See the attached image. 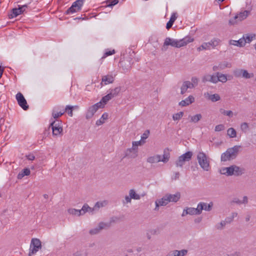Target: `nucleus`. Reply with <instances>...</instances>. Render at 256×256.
<instances>
[{
    "label": "nucleus",
    "mask_w": 256,
    "mask_h": 256,
    "mask_svg": "<svg viewBox=\"0 0 256 256\" xmlns=\"http://www.w3.org/2000/svg\"><path fill=\"white\" fill-rule=\"evenodd\" d=\"M244 170L236 165H232L229 167L222 168L220 170V172L222 174L226 176L234 175L239 176L244 173Z\"/></svg>",
    "instance_id": "obj_1"
},
{
    "label": "nucleus",
    "mask_w": 256,
    "mask_h": 256,
    "mask_svg": "<svg viewBox=\"0 0 256 256\" xmlns=\"http://www.w3.org/2000/svg\"><path fill=\"white\" fill-rule=\"evenodd\" d=\"M193 39L190 38H185L180 40H176L170 38H166L164 44V46H171L176 48H180L192 42Z\"/></svg>",
    "instance_id": "obj_2"
},
{
    "label": "nucleus",
    "mask_w": 256,
    "mask_h": 256,
    "mask_svg": "<svg viewBox=\"0 0 256 256\" xmlns=\"http://www.w3.org/2000/svg\"><path fill=\"white\" fill-rule=\"evenodd\" d=\"M240 148V146L236 145L228 148L226 152L222 154L221 160L226 162L234 159L237 156Z\"/></svg>",
    "instance_id": "obj_3"
},
{
    "label": "nucleus",
    "mask_w": 256,
    "mask_h": 256,
    "mask_svg": "<svg viewBox=\"0 0 256 256\" xmlns=\"http://www.w3.org/2000/svg\"><path fill=\"white\" fill-rule=\"evenodd\" d=\"M170 158V153L164 150L162 156L160 154H156L149 156L146 162L151 164L158 163L160 162L166 163L169 160Z\"/></svg>",
    "instance_id": "obj_4"
},
{
    "label": "nucleus",
    "mask_w": 256,
    "mask_h": 256,
    "mask_svg": "<svg viewBox=\"0 0 256 256\" xmlns=\"http://www.w3.org/2000/svg\"><path fill=\"white\" fill-rule=\"evenodd\" d=\"M197 160L200 168L204 171H208L210 168V161L205 153L200 152L197 155Z\"/></svg>",
    "instance_id": "obj_5"
},
{
    "label": "nucleus",
    "mask_w": 256,
    "mask_h": 256,
    "mask_svg": "<svg viewBox=\"0 0 256 256\" xmlns=\"http://www.w3.org/2000/svg\"><path fill=\"white\" fill-rule=\"evenodd\" d=\"M144 143V142H143ZM132 148L126 150V156L130 158H135L137 156L138 146L142 144V140L134 141L132 142Z\"/></svg>",
    "instance_id": "obj_6"
},
{
    "label": "nucleus",
    "mask_w": 256,
    "mask_h": 256,
    "mask_svg": "<svg viewBox=\"0 0 256 256\" xmlns=\"http://www.w3.org/2000/svg\"><path fill=\"white\" fill-rule=\"evenodd\" d=\"M51 121L50 126L52 128V134L54 136H57L60 134L63 130L61 125L62 122L58 120H53L52 118L51 119Z\"/></svg>",
    "instance_id": "obj_7"
},
{
    "label": "nucleus",
    "mask_w": 256,
    "mask_h": 256,
    "mask_svg": "<svg viewBox=\"0 0 256 256\" xmlns=\"http://www.w3.org/2000/svg\"><path fill=\"white\" fill-rule=\"evenodd\" d=\"M42 248L40 240L36 238H32L30 245L28 256H30L36 254Z\"/></svg>",
    "instance_id": "obj_8"
},
{
    "label": "nucleus",
    "mask_w": 256,
    "mask_h": 256,
    "mask_svg": "<svg viewBox=\"0 0 256 256\" xmlns=\"http://www.w3.org/2000/svg\"><path fill=\"white\" fill-rule=\"evenodd\" d=\"M86 0H77L74 2L72 6L66 11V14H69L80 11Z\"/></svg>",
    "instance_id": "obj_9"
},
{
    "label": "nucleus",
    "mask_w": 256,
    "mask_h": 256,
    "mask_svg": "<svg viewBox=\"0 0 256 256\" xmlns=\"http://www.w3.org/2000/svg\"><path fill=\"white\" fill-rule=\"evenodd\" d=\"M192 156V152L188 151L185 154L180 156L178 160L176 162V165L177 167H182L186 162L191 160Z\"/></svg>",
    "instance_id": "obj_10"
},
{
    "label": "nucleus",
    "mask_w": 256,
    "mask_h": 256,
    "mask_svg": "<svg viewBox=\"0 0 256 256\" xmlns=\"http://www.w3.org/2000/svg\"><path fill=\"white\" fill-rule=\"evenodd\" d=\"M111 226V222H100L98 226L90 230L89 233L91 235H95L98 234L100 232L104 229H107L109 228Z\"/></svg>",
    "instance_id": "obj_11"
},
{
    "label": "nucleus",
    "mask_w": 256,
    "mask_h": 256,
    "mask_svg": "<svg viewBox=\"0 0 256 256\" xmlns=\"http://www.w3.org/2000/svg\"><path fill=\"white\" fill-rule=\"evenodd\" d=\"M249 12L248 10H244L240 12V14L235 16L233 18L229 20V24L230 25H234L237 24L238 22H240L246 19L248 16Z\"/></svg>",
    "instance_id": "obj_12"
},
{
    "label": "nucleus",
    "mask_w": 256,
    "mask_h": 256,
    "mask_svg": "<svg viewBox=\"0 0 256 256\" xmlns=\"http://www.w3.org/2000/svg\"><path fill=\"white\" fill-rule=\"evenodd\" d=\"M101 108H103V106L101 102H97L90 106L86 112V118L90 119L92 118L98 109Z\"/></svg>",
    "instance_id": "obj_13"
},
{
    "label": "nucleus",
    "mask_w": 256,
    "mask_h": 256,
    "mask_svg": "<svg viewBox=\"0 0 256 256\" xmlns=\"http://www.w3.org/2000/svg\"><path fill=\"white\" fill-rule=\"evenodd\" d=\"M16 98L18 104L23 110H26L28 108L26 100L22 93L18 92L16 96Z\"/></svg>",
    "instance_id": "obj_14"
},
{
    "label": "nucleus",
    "mask_w": 256,
    "mask_h": 256,
    "mask_svg": "<svg viewBox=\"0 0 256 256\" xmlns=\"http://www.w3.org/2000/svg\"><path fill=\"white\" fill-rule=\"evenodd\" d=\"M61 108H63V107L56 106L54 108L52 112V116L54 119L56 120L57 118L64 114L66 110H64L63 108L62 109Z\"/></svg>",
    "instance_id": "obj_15"
},
{
    "label": "nucleus",
    "mask_w": 256,
    "mask_h": 256,
    "mask_svg": "<svg viewBox=\"0 0 256 256\" xmlns=\"http://www.w3.org/2000/svg\"><path fill=\"white\" fill-rule=\"evenodd\" d=\"M212 206L213 204L212 202H210L208 204H207L206 203L204 202H200L198 204L200 214L202 213V210L210 211L212 208Z\"/></svg>",
    "instance_id": "obj_16"
},
{
    "label": "nucleus",
    "mask_w": 256,
    "mask_h": 256,
    "mask_svg": "<svg viewBox=\"0 0 256 256\" xmlns=\"http://www.w3.org/2000/svg\"><path fill=\"white\" fill-rule=\"evenodd\" d=\"M186 214H190V215H198L200 214L198 210V208L197 206L196 208H188L186 209H184L183 210L182 214V216H186Z\"/></svg>",
    "instance_id": "obj_17"
},
{
    "label": "nucleus",
    "mask_w": 256,
    "mask_h": 256,
    "mask_svg": "<svg viewBox=\"0 0 256 256\" xmlns=\"http://www.w3.org/2000/svg\"><path fill=\"white\" fill-rule=\"evenodd\" d=\"M166 198H168L169 202H176L180 200V194L179 192H177L175 194H166Z\"/></svg>",
    "instance_id": "obj_18"
},
{
    "label": "nucleus",
    "mask_w": 256,
    "mask_h": 256,
    "mask_svg": "<svg viewBox=\"0 0 256 256\" xmlns=\"http://www.w3.org/2000/svg\"><path fill=\"white\" fill-rule=\"evenodd\" d=\"M216 74L210 75V74H206L202 78V82H211L214 84L216 83Z\"/></svg>",
    "instance_id": "obj_19"
},
{
    "label": "nucleus",
    "mask_w": 256,
    "mask_h": 256,
    "mask_svg": "<svg viewBox=\"0 0 256 256\" xmlns=\"http://www.w3.org/2000/svg\"><path fill=\"white\" fill-rule=\"evenodd\" d=\"M194 102V98L192 96H189L184 100L179 102V105L181 106H186L190 105Z\"/></svg>",
    "instance_id": "obj_20"
},
{
    "label": "nucleus",
    "mask_w": 256,
    "mask_h": 256,
    "mask_svg": "<svg viewBox=\"0 0 256 256\" xmlns=\"http://www.w3.org/2000/svg\"><path fill=\"white\" fill-rule=\"evenodd\" d=\"M114 80V76L110 74H108L102 76V79L101 84L104 83L105 85L108 84H112Z\"/></svg>",
    "instance_id": "obj_21"
},
{
    "label": "nucleus",
    "mask_w": 256,
    "mask_h": 256,
    "mask_svg": "<svg viewBox=\"0 0 256 256\" xmlns=\"http://www.w3.org/2000/svg\"><path fill=\"white\" fill-rule=\"evenodd\" d=\"M194 88V84H191L190 81H185L183 82L181 87V94H183L186 92L188 88Z\"/></svg>",
    "instance_id": "obj_22"
},
{
    "label": "nucleus",
    "mask_w": 256,
    "mask_h": 256,
    "mask_svg": "<svg viewBox=\"0 0 256 256\" xmlns=\"http://www.w3.org/2000/svg\"><path fill=\"white\" fill-rule=\"evenodd\" d=\"M204 96L206 98L211 100L212 102H216L220 99V96L217 94H210L208 92H206L204 93Z\"/></svg>",
    "instance_id": "obj_23"
},
{
    "label": "nucleus",
    "mask_w": 256,
    "mask_h": 256,
    "mask_svg": "<svg viewBox=\"0 0 256 256\" xmlns=\"http://www.w3.org/2000/svg\"><path fill=\"white\" fill-rule=\"evenodd\" d=\"M188 253L186 250H174L172 251L170 254V256H184Z\"/></svg>",
    "instance_id": "obj_24"
},
{
    "label": "nucleus",
    "mask_w": 256,
    "mask_h": 256,
    "mask_svg": "<svg viewBox=\"0 0 256 256\" xmlns=\"http://www.w3.org/2000/svg\"><path fill=\"white\" fill-rule=\"evenodd\" d=\"M230 44L238 46H243L246 44V42L244 38H240L238 40H230L229 42Z\"/></svg>",
    "instance_id": "obj_25"
},
{
    "label": "nucleus",
    "mask_w": 256,
    "mask_h": 256,
    "mask_svg": "<svg viewBox=\"0 0 256 256\" xmlns=\"http://www.w3.org/2000/svg\"><path fill=\"white\" fill-rule=\"evenodd\" d=\"M155 203L156 204V207H159L160 206H165L168 204L169 202H168V198H166V194L162 198L156 200Z\"/></svg>",
    "instance_id": "obj_26"
},
{
    "label": "nucleus",
    "mask_w": 256,
    "mask_h": 256,
    "mask_svg": "<svg viewBox=\"0 0 256 256\" xmlns=\"http://www.w3.org/2000/svg\"><path fill=\"white\" fill-rule=\"evenodd\" d=\"M81 215H84L86 212L93 213L94 210L93 208H90L86 204H85L80 210Z\"/></svg>",
    "instance_id": "obj_27"
},
{
    "label": "nucleus",
    "mask_w": 256,
    "mask_h": 256,
    "mask_svg": "<svg viewBox=\"0 0 256 256\" xmlns=\"http://www.w3.org/2000/svg\"><path fill=\"white\" fill-rule=\"evenodd\" d=\"M120 66L125 72H128L131 68V65L130 62L128 60H122L120 62Z\"/></svg>",
    "instance_id": "obj_28"
},
{
    "label": "nucleus",
    "mask_w": 256,
    "mask_h": 256,
    "mask_svg": "<svg viewBox=\"0 0 256 256\" xmlns=\"http://www.w3.org/2000/svg\"><path fill=\"white\" fill-rule=\"evenodd\" d=\"M216 83L218 82H220L222 83H224L228 80L226 76L224 74H222L221 73L218 72L216 73Z\"/></svg>",
    "instance_id": "obj_29"
},
{
    "label": "nucleus",
    "mask_w": 256,
    "mask_h": 256,
    "mask_svg": "<svg viewBox=\"0 0 256 256\" xmlns=\"http://www.w3.org/2000/svg\"><path fill=\"white\" fill-rule=\"evenodd\" d=\"M108 204L107 200H102L100 202H98L93 207L94 210H98L100 208L106 206Z\"/></svg>",
    "instance_id": "obj_30"
},
{
    "label": "nucleus",
    "mask_w": 256,
    "mask_h": 256,
    "mask_svg": "<svg viewBox=\"0 0 256 256\" xmlns=\"http://www.w3.org/2000/svg\"><path fill=\"white\" fill-rule=\"evenodd\" d=\"M128 194L132 199L139 200L141 198V196L138 194L134 189H130L129 190Z\"/></svg>",
    "instance_id": "obj_31"
},
{
    "label": "nucleus",
    "mask_w": 256,
    "mask_h": 256,
    "mask_svg": "<svg viewBox=\"0 0 256 256\" xmlns=\"http://www.w3.org/2000/svg\"><path fill=\"white\" fill-rule=\"evenodd\" d=\"M254 34H244L242 38H244L246 43H250L252 40L255 38Z\"/></svg>",
    "instance_id": "obj_32"
},
{
    "label": "nucleus",
    "mask_w": 256,
    "mask_h": 256,
    "mask_svg": "<svg viewBox=\"0 0 256 256\" xmlns=\"http://www.w3.org/2000/svg\"><path fill=\"white\" fill-rule=\"evenodd\" d=\"M108 114L106 112H104L102 114L101 118L96 122V124L97 126H100L103 124L105 120L108 118Z\"/></svg>",
    "instance_id": "obj_33"
},
{
    "label": "nucleus",
    "mask_w": 256,
    "mask_h": 256,
    "mask_svg": "<svg viewBox=\"0 0 256 256\" xmlns=\"http://www.w3.org/2000/svg\"><path fill=\"white\" fill-rule=\"evenodd\" d=\"M18 8H14L12 10V14H10V17L11 18H14L16 17L19 14H22V10Z\"/></svg>",
    "instance_id": "obj_34"
},
{
    "label": "nucleus",
    "mask_w": 256,
    "mask_h": 256,
    "mask_svg": "<svg viewBox=\"0 0 256 256\" xmlns=\"http://www.w3.org/2000/svg\"><path fill=\"white\" fill-rule=\"evenodd\" d=\"M112 98H113L111 95L108 93V94L102 97L101 100L99 102H101L103 106V108L104 107V104H106Z\"/></svg>",
    "instance_id": "obj_35"
},
{
    "label": "nucleus",
    "mask_w": 256,
    "mask_h": 256,
    "mask_svg": "<svg viewBox=\"0 0 256 256\" xmlns=\"http://www.w3.org/2000/svg\"><path fill=\"white\" fill-rule=\"evenodd\" d=\"M227 134L231 138H234L236 136V130L232 128H229L228 130Z\"/></svg>",
    "instance_id": "obj_36"
},
{
    "label": "nucleus",
    "mask_w": 256,
    "mask_h": 256,
    "mask_svg": "<svg viewBox=\"0 0 256 256\" xmlns=\"http://www.w3.org/2000/svg\"><path fill=\"white\" fill-rule=\"evenodd\" d=\"M120 87H116L114 89H112L110 92V94L112 98L116 96L120 91Z\"/></svg>",
    "instance_id": "obj_37"
},
{
    "label": "nucleus",
    "mask_w": 256,
    "mask_h": 256,
    "mask_svg": "<svg viewBox=\"0 0 256 256\" xmlns=\"http://www.w3.org/2000/svg\"><path fill=\"white\" fill-rule=\"evenodd\" d=\"M202 118V116L200 114H196L190 116V122L194 123L198 122Z\"/></svg>",
    "instance_id": "obj_38"
},
{
    "label": "nucleus",
    "mask_w": 256,
    "mask_h": 256,
    "mask_svg": "<svg viewBox=\"0 0 256 256\" xmlns=\"http://www.w3.org/2000/svg\"><path fill=\"white\" fill-rule=\"evenodd\" d=\"M238 215V214L236 212H233L231 214V215L230 216L226 217L225 220L227 222L228 224H230L233 221L234 218H236Z\"/></svg>",
    "instance_id": "obj_39"
},
{
    "label": "nucleus",
    "mask_w": 256,
    "mask_h": 256,
    "mask_svg": "<svg viewBox=\"0 0 256 256\" xmlns=\"http://www.w3.org/2000/svg\"><path fill=\"white\" fill-rule=\"evenodd\" d=\"M254 74L253 73H249L246 70H243L242 77L244 78H250L254 77Z\"/></svg>",
    "instance_id": "obj_40"
},
{
    "label": "nucleus",
    "mask_w": 256,
    "mask_h": 256,
    "mask_svg": "<svg viewBox=\"0 0 256 256\" xmlns=\"http://www.w3.org/2000/svg\"><path fill=\"white\" fill-rule=\"evenodd\" d=\"M68 212L72 215L80 216H82L80 210H76L75 208H70L68 210Z\"/></svg>",
    "instance_id": "obj_41"
},
{
    "label": "nucleus",
    "mask_w": 256,
    "mask_h": 256,
    "mask_svg": "<svg viewBox=\"0 0 256 256\" xmlns=\"http://www.w3.org/2000/svg\"><path fill=\"white\" fill-rule=\"evenodd\" d=\"M220 42V40L214 38L208 42V43H210L211 48H214Z\"/></svg>",
    "instance_id": "obj_42"
},
{
    "label": "nucleus",
    "mask_w": 256,
    "mask_h": 256,
    "mask_svg": "<svg viewBox=\"0 0 256 256\" xmlns=\"http://www.w3.org/2000/svg\"><path fill=\"white\" fill-rule=\"evenodd\" d=\"M30 170L28 168H24L21 174H19L18 175V178H22L25 176H28L30 174Z\"/></svg>",
    "instance_id": "obj_43"
},
{
    "label": "nucleus",
    "mask_w": 256,
    "mask_h": 256,
    "mask_svg": "<svg viewBox=\"0 0 256 256\" xmlns=\"http://www.w3.org/2000/svg\"><path fill=\"white\" fill-rule=\"evenodd\" d=\"M184 116V112H180L176 113L172 116V118L174 120H180Z\"/></svg>",
    "instance_id": "obj_44"
},
{
    "label": "nucleus",
    "mask_w": 256,
    "mask_h": 256,
    "mask_svg": "<svg viewBox=\"0 0 256 256\" xmlns=\"http://www.w3.org/2000/svg\"><path fill=\"white\" fill-rule=\"evenodd\" d=\"M220 112L224 115H226L230 117H232L233 115V112L231 110H226L223 108H220Z\"/></svg>",
    "instance_id": "obj_45"
},
{
    "label": "nucleus",
    "mask_w": 256,
    "mask_h": 256,
    "mask_svg": "<svg viewBox=\"0 0 256 256\" xmlns=\"http://www.w3.org/2000/svg\"><path fill=\"white\" fill-rule=\"evenodd\" d=\"M226 224L228 223L226 220H222L220 223L216 225V228L218 230H222L223 228L226 226Z\"/></svg>",
    "instance_id": "obj_46"
},
{
    "label": "nucleus",
    "mask_w": 256,
    "mask_h": 256,
    "mask_svg": "<svg viewBox=\"0 0 256 256\" xmlns=\"http://www.w3.org/2000/svg\"><path fill=\"white\" fill-rule=\"evenodd\" d=\"M72 108L73 106H66L64 110L68 112V114L70 116H72Z\"/></svg>",
    "instance_id": "obj_47"
},
{
    "label": "nucleus",
    "mask_w": 256,
    "mask_h": 256,
    "mask_svg": "<svg viewBox=\"0 0 256 256\" xmlns=\"http://www.w3.org/2000/svg\"><path fill=\"white\" fill-rule=\"evenodd\" d=\"M240 129L242 132H246L248 129V124L246 122H242L240 124Z\"/></svg>",
    "instance_id": "obj_48"
},
{
    "label": "nucleus",
    "mask_w": 256,
    "mask_h": 256,
    "mask_svg": "<svg viewBox=\"0 0 256 256\" xmlns=\"http://www.w3.org/2000/svg\"><path fill=\"white\" fill-rule=\"evenodd\" d=\"M243 69H237L234 72V74L236 77H242Z\"/></svg>",
    "instance_id": "obj_49"
},
{
    "label": "nucleus",
    "mask_w": 256,
    "mask_h": 256,
    "mask_svg": "<svg viewBox=\"0 0 256 256\" xmlns=\"http://www.w3.org/2000/svg\"><path fill=\"white\" fill-rule=\"evenodd\" d=\"M118 0H108L106 1V6H112L118 3Z\"/></svg>",
    "instance_id": "obj_50"
},
{
    "label": "nucleus",
    "mask_w": 256,
    "mask_h": 256,
    "mask_svg": "<svg viewBox=\"0 0 256 256\" xmlns=\"http://www.w3.org/2000/svg\"><path fill=\"white\" fill-rule=\"evenodd\" d=\"M132 202V198L130 196H126L124 200H122V204H126L128 203H130Z\"/></svg>",
    "instance_id": "obj_51"
},
{
    "label": "nucleus",
    "mask_w": 256,
    "mask_h": 256,
    "mask_svg": "<svg viewBox=\"0 0 256 256\" xmlns=\"http://www.w3.org/2000/svg\"><path fill=\"white\" fill-rule=\"evenodd\" d=\"M115 53V50H106L105 53L104 54V55L102 57V58H106L108 56H111Z\"/></svg>",
    "instance_id": "obj_52"
},
{
    "label": "nucleus",
    "mask_w": 256,
    "mask_h": 256,
    "mask_svg": "<svg viewBox=\"0 0 256 256\" xmlns=\"http://www.w3.org/2000/svg\"><path fill=\"white\" fill-rule=\"evenodd\" d=\"M224 129V126L223 124H220L216 126L215 127V131L216 132H220L223 130Z\"/></svg>",
    "instance_id": "obj_53"
},
{
    "label": "nucleus",
    "mask_w": 256,
    "mask_h": 256,
    "mask_svg": "<svg viewBox=\"0 0 256 256\" xmlns=\"http://www.w3.org/2000/svg\"><path fill=\"white\" fill-rule=\"evenodd\" d=\"M202 50H210L211 47L210 45V43L208 42H204L202 44Z\"/></svg>",
    "instance_id": "obj_54"
},
{
    "label": "nucleus",
    "mask_w": 256,
    "mask_h": 256,
    "mask_svg": "<svg viewBox=\"0 0 256 256\" xmlns=\"http://www.w3.org/2000/svg\"><path fill=\"white\" fill-rule=\"evenodd\" d=\"M219 68L220 70H222L226 68L229 67V64L228 63H220L218 64Z\"/></svg>",
    "instance_id": "obj_55"
},
{
    "label": "nucleus",
    "mask_w": 256,
    "mask_h": 256,
    "mask_svg": "<svg viewBox=\"0 0 256 256\" xmlns=\"http://www.w3.org/2000/svg\"><path fill=\"white\" fill-rule=\"evenodd\" d=\"M248 202V199L247 196H244L242 200H241V204H247Z\"/></svg>",
    "instance_id": "obj_56"
},
{
    "label": "nucleus",
    "mask_w": 256,
    "mask_h": 256,
    "mask_svg": "<svg viewBox=\"0 0 256 256\" xmlns=\"http://www.w3.org/2000/svg\"><path fill=\"white\" fill-rule=\"evenodd\" d=\"M191 84H194V88L198 84V79L196 77H193L192 78Z\"/></svg>",
    "instance_id": "obj_57"
},
{
    "label": "nucleus",
    "mask_w": 256,
    "mask_h": 256,
    "mask_svg": "<svg viewBox=\"0 0 256 256\" xmlns=\"http://www.w3.org/2000/svg\"><path fill=\"white\" fill-rule=\"evenodd\" d=\"M176 13H173L170 16V20L172 21L174 23V21L176 19Z\"/></svg>",
    "instance_id": "obj_58"
},
{
    "label": "nucleus",
    "mask_w": 256,
    "mask_h": 256,
    "mask_svg": "<svg viewBox=\"0 0 256 256\" xmlns=\"http://www.w3.org/2000/svg\"><path fill=\"white\" fill-rule=\"evenodd\" d=\"M179 177H180L179 172H176L174 174V176H172V180H176L179 178Z\"/></svg>",
    "instance_id": "obj_59"
},
{
    "label": "nucleus",
    "mask_w": 256,
    "mask_h": 256,
    "mask_svg": "<svg viewBox=\"0 0 256 256\" xmlns=\"http://www.w3.org/2000/svg\"><path fill=\"white\" fill-rule=\"evenodd\" d=\"M232 202L234 204H237L240 205L241 204V200H239L238 198H234L232 200Z\"/></svg>",
    "instance_id": "obj_60"
},
{
    "label": "nucleus",
    "mask_w": 256,
    "mask_h": 256,
    "mask_svg": "<svg viewBox=\"0 0 256 256\" xmlns=\"http://www.w3.org/2000/svg\"><path fill=\"white\" fill-rule=\"evenodd\" d=\"M18 8L20 9V10H22V13H23L28 8V6L26 4H24L22 6H18Z\"/></svg>",
    "instance_id": "obj_61"
},
{
    "label": "nucleus",
    "mask_w": 256,
    "mask_h": 256,
    "mask_svg": "<svg viewBox=\"0 0 256 256\" xmlns=\"http://www.w3.org/2000/svg\"><path fill=\"white\" fill-rule=\"evenodd\" d=\"M241 254L238 251L234 252L228 255V256H240Z\"/></svg>",
    "instance_id": "obj_62"
},
{
    "label": "nucleus",
    "mask_w": 256,
    "mask_h": 256,
    "mask_svg": "<svg viewBox=\"0 0 256 256\" xmlns=\"http://www.w3.org/2000/svg\"><path fill=\"white\" fill-rule=\"evenodd\" d=\"M174 24V22H172V21L170 20H169L167 24H166V28L168 30L170 29L173 25Z\"/></svg>",
    "instance_id": "obj_63"
},
{
    "label": "nucleus",
    "mask_w": 256,
    "mask_h": 256,
    "mask_svg": "<svg viewBox=\"0 0 256 256\" xmlns=\"http://www.w3.org/2000/svg\"><path fill=\"white\" fill-rule=\"evenodd\" d=\"M26 158L30 160H33L35 159V156L33 154H29L26 156Z\"/></svg>",
    "instance_id": "obj_64"
}]
</instances>
